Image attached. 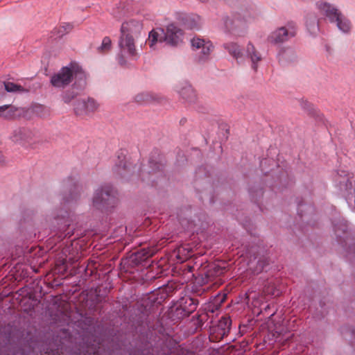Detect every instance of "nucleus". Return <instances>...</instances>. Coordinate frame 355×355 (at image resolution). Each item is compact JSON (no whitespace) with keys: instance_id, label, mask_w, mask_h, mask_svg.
Instances as JSON below:
<instances>
[{"instance_id":"obj_33","label":"nucleus","mask_w":355,"mask_h":355,"mask_svg":"<svg viewBox=\"0 0 355 355\" xmlns=\"http://www.w3.org/2000/svg\"><path fill=\"white\" fill-rule=\"evenodd\" d=\"M112 46V41L109 37H105L103 39L101 45L98 47V51L101 52H105L109 51Z\"/></svg>"},{"instance_id":"obj_16","label":"nucleus","mask_w":355,"mask_h":355,"mask_svg":"<svg viewBox=\"0 0 355 355\" xmlns=\"http://www.w3.org/2000/svg\"><path fill=\"white\" fill-rule=\"evenodd\" d=\"M223 48L233 57L238 64H242L245 62V55L241 46L236 42H229L223 44Z\"/></svg>"},{"instance_id":"obj_6","label":"nucleus","mask_w":355,"mask_h":355,"mask_svg":"<svg viewBox=\"0 0 355 355\" xmlns=\"http://www.w3.org/2000/svg\"><path fill=\"white\" fill-rule=\"evenodd\" d=\"M297 33L296 24L293 21H288L284 26L272 31L268 36V41L272 44H283L294 38Z\"/></svg>"},{"instance_id":"obj_5","label":"nucleus","mask_w":355,"mask_h":355,"mask_svg":"<svg viewBox=\"0 0 355 355\" xmlns=\"http://www.w3.org/2000/svg\"><path fill=\"white\" fill-rule=\"evenodd\" d=\"M137 40L127 35H120L118 42L120 52L116 57L120 65L126 66L128 64L127 58L137 60L139 58L136 47V41Z\"/></svg>"},{"instance_id":"obj_8","label":"nucleus","mask_w":355,"mask_h":355,"mask_svg":"<svg viewBox=\"0 0 355 355\" xmlns=\"http://www.w3.org/2000/svg\"><path fill=\"white\" fill-rule=\"evenodd\" d=\"M315 8L318 14L330 24H332L342 12L337 6L324 0L318 1L315 3Z\"/></svg>"},{"instance_id":"obj_40","label":"nucleus","mask_w":355,"mask_h":355,"mask_svg":"<svg viewBox=\"0 0 355 355\" xmlns=\"http://www.w3.org/2000/svg\"><path fill=\"white\" fill-rule=\"evenodd\" d=\"M257 192L259 196H263V192L261 189H259Z\"/></svg>"},{"instance_id":"obj_23","label":"nucleus","mask_w":355,"mask_h":355,"mask_svg":"<svg viewBox=\"0 0 355 355\" xmlns=\"http://www.w3.org/2000/svg\"><path fill=\"white\" fill-rule=\"evenodd\" d=\"M232 320L228 316H223L218 322L217 328L218 333L222 336L227 334L230 330Z\"/></svg>"},{"instance_id":"obj_22","label":"nucleus","mask_w":355,"mask_h":355,"mask_svg":"<svg viewBox=\"0 0 355 355\" xmlns=\"http://www.w3.org/2000/svg\"><path fill=\"white\" fill-rule=\"evenodd\" d=\"M17 110V107L11 105L0 106V117L6 120L14 119L17 117L16 112Z\"/></svg>"},{"instance_id":"obj_4","label":"nucleus","mask_w":355,"mask_h":355,"mask_svg":"<svg viewBox=\"0 0 355 355\" xmlns=\"http://www.w3.org/2000/svg\"><path fill=\"white\" fill-rule=\"evenodd\" d=\"M336 187L345 195L346 200L349 205H354L355 208V180L353 176L344 170L336 172L333 177Z\"/></svg>"},{"instance_id":"obj_7","label":"nucleus","mask_w":355,"mask_h":355,"mask_svg":"<svg viewBox=\"0 0 355 355\" xmlns=\"http://www.w3.org/2000/svg\"><path fill=\"white\" fill-rule=\"evenodd\" d=\"M252 18L240 14L234 15L232 18L225 17L223 18L224 25L226 30L234 35L241 36L245 31L247 24L251 22Z\"/></svg>"},{"instance_id":"obj_25","label":"nucleus","mask_w":355,"mask_h":355,"mask_svg":"<svg viewBox=\"0 0 355 355\" xmlns=\"http://www.w3.org/2000/svg\"><path fill=\"white\" fill-rule=\"evenodd\" d=\"M164 41L163 40V35L161 36L158 31L152 30L148 34V43L149 46L151 49H155V45L157 43H162Z\"/></svg>"},{"instance_id":"obj_41","label":"nucleus","mask_w":355,"mask_h":355,"mask_svg":"<svg viewBox=\"0 0 355 355\" xmlns=\"http://www.w3.org/2000/svg\"><path fill=\"white\" fill-rule=\"evenodd\" d=\"M250 194L252 196V198L254 199V191L252 190L250 191Z\"/></svg>"},{"instance_id":"obj_30","label":"nucleus","mask_w":355,"mask_h":355,"mask_svg":"<svg viewBox=\"0 0 355 355\" xmlns=\"http://www.w3.org/2000/svg\"><path fill=\"white\" fill-rule=\"evenodd\" d=\"M153 252L148 250L145 248L141 249L140 251H138L134 254V260L137 262H141L148 257L153 255Z\"/></svg>"},{"instance_id":"obj_45","label":"nucleus","mask_w":355,"mask_h":355,"mask_svg":"<svg viewBox=\"0 0 355 355\" xmlns=\"http://www.w3.org/2000/svg\"><path fill=\"white\" fill-rule=\"evenodd\" d=\"M67 181L69 182H71L72 181V180L71 178H69Z\"/></svg>"},{"instance_id":"obj_1","label":"nucleus","mask_w":355,"mask_h":355,"mask_svg":"<svg viewBox=\"0 0 355 355\" xmlns=\"http://www.w3.org/2000/svg\"><path fill=\"white\" fill-rule=\"evenodd\" d=\"M163 168L164 164L161 160L155 162L152 158L150 159L148 165L135 164L132 166V163L127 159L125 151L121 150L117 154L112 170L116 175L126 179L137 171L142 182L155 186L157 180L164 178Z\"/></svg>"},{"instance_id":"obj_19","label":"nucleus","mask_w":355,"mask_h":355,"mask_svg":"<svg viewBox=\"0 0 355 355\" xmlns=\"http://www.w3.org/2000/svg\"><path fill=\"white\" fill-rule=\"evenodd\" d=\"M336 25L337 28L343 34L348 35L352 30V24L349 19L343 12L332 23Z\"/></svg>"},{"instance_id":"obj_9","label":"nucleus","mask_w":355,"mask_h":355,"mask_svg":"<svg viewBox=\"0 0 355 355\" xmlns=\"http://www.w3.org/2000/svg\"><path fill=\"white\" fill-rule=\"evenodd\" d=\"M163 35V40L171 46H178L182 43L183 33L180 28L173 24H168L166 31L159 29Z\"/></svg>"},{"instance_id":"obj_29","label":"nucleus","mask_w":355,"mask_h":355,"mask_svg":"<svg viewBox=\"0 0 355 355\" xmlns=\"http://www.w3.org/2000/svg\"><path fill=\"white\" fill-rule=\"evenodd\" d=\"M136 102L140 104L149 103L154 100V97L148 92L138 94L135 97Z\"/></svg>"},{"instance_id":"obj_21","label":"nucleus","mask_w":355,"mask_h":355,"mask_svg":"<svg viewBox=\"0 0 355 355\" xmlns=\"http://www.w3.org/2000/svg\"><path fill=\"white\" fill-rule=\"evenodd\" d=\"M305 24L308 31L311 35H315L319 31L318 19L313 13H309L306 15Z\"/></svg>"},{"instance_id":"obj_37","label":"nucleus","mask_w":355,"mask_h":355,"mask_svg":"<svg viewBox=\"0 0 355 355\" xmlns=\"http://www.w3.org/2000/svg\"><path fill=\"white\" fill-rule=\"evenodd\" d=\"M304 207L306 209H309V210H313V208L311 206V205H302V204H298V207H297V212H298V214L302 217L303 216L302 211V207Z\"/></svg>"},{"instance_id":"obj_35","label":"nucleus","mask_w":355,"mask_h":355,"mask_svg":"<svg viewBox=\"0 0 355 355\" xmlns=\"http://www.w3.org/2000/svg\"><path fill=\"white\" fill-rule=\"evenodd\" d=\"M206 42H207V41H205L203 39H200L199 37H193L191 40V44L192 47L195 48L196 49H201L205 44Z\"/></svg>"},{"instance_id":"obj_43","label":"nucleus","mask_w":355,"mask_h":355,"mask_svg":"<svg viewBox=\"0 0 355 355\" xmlns=\"http://www.w3.org/2000/svg\"><path fill=\"white\" fill-rule=\"evenodd\" d=\"M351 345L352 347H355V342L354 341H351Z\"/></svg>"},{"instance_id":"obj_2","label":"nucleus","mask_w":355,"mask_h":355,"mask_svg":"<svg viewBox=\"0 0 355 355\" xmlns=\"http://www.w3.org/2000/svg\"><path fill=\"white\" fill-rule=\"evenodd\" d=\"M73 80H75L73 87L77 89H83L87 85V75L82 67L71 62L51 77V83L55 87L64 88Z\"/></svg>"},{"instance_id":"obj_11","label":"nucleus","mask_w":355,"mask_h":355,"mask_svg":"<svg viewBox=\"0 0 355 355\" xmlns=\"http://www.w3.org/2000/svg\"><path fill=\"white\" fill-rule=\"evenodd\" d=\"M98 107L96 101L92 98L78 100L74 104V112L76 115H85L95 112Z\"/></svg>"},{"instance_id":"obj_38","label":"nucleus","mask_w":355,"mask_h":355,"mask_svg":"<svg viewBox=\"0 0 355 355\" xmlns=\"http://www.w3.org/2000/svg\"><path fill=\"white\" fill-rule=\"evenodd\" d=\"M5 91L4 89V81L0 80V94Z\"/></svg>"},{"instance_id":"obj_28","label":"nucleus","mask_w":355,"mask_h":355,"mask_svg":"<svg viewBox=\"0 0 355 355\" xmlns=\"http://www.w3.org/2000/svg\"><path fill=\"white\" fill-rule=\"evenodd\" d=\"M73 28V25L71 23H63L59 28H55L53 32L57 37H61L63 35L70 33Z\"/></svg>"},{"instance_id":"obj_42","label":"nucleus","mask_w":355,"mask_h":355,"mask_svg":"<svg viewBox=\"0 0 355 355\" xmlns=\"http://www.w3.org/2000/svg\"><path fill=\"white\" fill-rule=\"evenodd\" d=\"M267 161H268V160H267L266 159H265L262 160V161L261 162V166H262V164H263V162H264V163L267 162Z\"/></svg>"},{"instance_id":"obj_13","label":"nucleus","mask_w":355,"mask_h":355,"mask_svg":"<svg viewBox=\"0 0 355 355\" xmlns=\"http://www.w3.org/2000/svg\"><path fill=\"white\" fill-rule=\"evenodd\" d=\"M35 136L34 132L26 128H17L12 135V139L14 142L26 146L30 144Z\"/></svg>"},{"instance_id":"obj_3","label":"nucleus","mask_w":355,"mask_h":355,"mask_svg":"<svg viewBox=\"0 0 355 355\" xmlns=\"http://www.w3.org/2000/svg\"><path fill=\"white\" fill-rule=\"evenodd\" d=\"M117 202V191L110 184H104L98 187L94 193L92 207L101 209L112 207Z\"/></svg>"},{"instance_id":"obj_20","label":"nucleus","mask_w":355,"mask_h":355,"mask_svg":"<svg viewBox=\"0 0 355 355\" xmlns=\"http://www.w3.org/2000/svg\"><path fill=\"white\" fill-rule=\"evenodd\" d=\"M70 187L69 196H64L62 198L64 205L76 202L80 198V187L76 183L68 184Z\"/></svg>"},{"instance_id":"obj_39","label":"nucleus","mask_w":355,"mask_h":355,"mask_svg":"<svg viewBox=\"0 0 355 355\" xmlns=\"http://www.w3.org/2000/svg\"><path fill=\"white\" fill-rule=\"evenodd\" d=\"M4 162V158L1 153L0 152V164Z\"/></svg>"},{"instance_id":"obj_15","label":"nucleus","mask_w":355,"mask_h":355,"mask_svg":"<svg viewBox=\"0 0 355 355\" xmlns=\"http://www.w3.org/2000/svg\"><path fill=\"white\" fill-rule=\"evenodd\" d=\"M245 59L248 58L251 62V67L254 71H257L258 69L259 64L262 60L261 53L257 50L254 46L251 43L248 42L245 48Z\"/></svg>"},{"instance_id":"obj_14","label":"nucleus","mask_w":355,"mask_h":355,"mask_svg":"<svg viewBox=\"0 0 355 355\" xmlns=\"http://www.w3.org/2000/svg\"><path fill=\"white\" fill-rule=\"evenodd\" d=\"M226 271V267L217 263L210 264L207 271L204 273V277H202L201 285L208 284L213 281L216 277H220L223 275Z\"/></svg>"},{"instance_id":"obj_18","label":"nucleus","mask_w":355,"mask_h":355,"mask_svg":"<svg viewBox=\"0 0 355 355\" xmlns=\"http://www.w3.org/2000/svg\"><path fill=\"white\" fill-rule=\"evenodd\" d=\"M73 216L66 210L61 209L54 217L60 230L65 231L71 225Z\"/></svg>"},{"instance_id":"obj_27","label":"nucleus","mask_w":355,"mask_h":355,"mask_svg":"<svg viewBox=\"0 0 355 355\" xmlns=\"http://www.w3.org/2000/svg\"><path fill=\"white\" fill-rule=\"evenodd\" d=\"M214 46L210 41H207L205 44L201 48L200 55L198 57V62H205L209 57L210 52Z\"/></svg>"},{"instance_id":"obj_34","label":"nucleus","mask_w":355,"mask_h":355,"mask_svg":"<svg viewBox=\"0 0 355 355\" xmlns=\"http://www.w3.org/2000/svg\"><path fill=\"white\" fill-rule=\"evenodd\" d=\"M77 96V93L73 91L68 90L64 92L62 95V99L64 103H69L72 100H73Z\"/></svg>"},{"instance_id":"obj_10","label":"nucleus","mask_w":355,"mask_h":355,"mask_svg":"<svg viewBox=\"0 0 355 355\" xmlns=\"http://www.w3.org/2000/svg\"><path fill=\"white\" fill-rule=\"evenodd\" d=\"M143 29V24L139 20L130 19L122 23L120 35L139 39Z\"/></svg>"},{"instance_id":"obj_32","label":"nucleus","mask_w":355,"mask_h":355,"mask_svg":"<svg viewBox=\"0 0 355 355\" xmlns=\"http://www.w3.org/2000/svg\"><path fill=\"white\" fill-rule=\"evenodd\" d=\"M275 338V342L284 343V342L288 340L292 334L288 332H285V334H282L281 332L276 331L275 334H273Z\"/></svg>"},{"instance_id":"obj_12","label":"nucleus","mask_w":355,"mask_h":355,"mask_svg":"<svg viewBox=\"0 0 355 355\" xmlns=\"http://www.w3.org/2000/svg\"><path fill=\"white\" fill-rule=\"evenodd\" d=\"M175 89L180 96L188 103H195L196 94L191 85L187 81L178 83Z\"/></svg>"},{"instance_id":"obj_44","label":"nucleus","mask_w":355,"mask_h":355,"mask_svg":"<svg viewBox=\"0 0 355 355\" xmlns=\"http://www.w3.org/2000/svg\"><path fill=\"white\" fill-rule=\"evenodd\" d=\"M225 295L223 297V298L220 300V303H222L224 300Z\"/></svg>"},{"instance_id":"obj_36","label":"nucleus","mask_w":355,"mask_h":355,"mask_svg":"<svg viewBox=\"0 0 355 355\" xmlns=\"http://www.w3.org/2000/svg\"><path fill=\"white\" fill-rule=\"evenodd\" d=\"M334 231L336 234H337L338 230H341L343 232H345L347 231V227L345 223H340L339 225H334Z\"/></svg>"},{"instance_id":"obj_26","label":"nucleus","mask_w":355,"mask_h":355,"mask_svg":"<svg viewBox=\"0 0 355 355\" xmlns=\"http://www.w3.org/2000/svg\"><path fill=\"white\" fill-rule=\"evenodd\" d=\"M184 300L185 305L180 304V306L184 315H189L196 309L198 302L191 297H187Z\"/></svg>"},{"instance_id":"obj_47","label":"nucleus","mask_w":355,"mask_h":355,"mask_svg":"<svg viewBox=\"0 0 355 355\" xmlns=\"http://www.w3.org/2000/svg\"><path fill=\"white\" fill-rule=\"evenodd\" d=\"M86 355V354H84ZM89 355H91L90 354ZM92 355H98L96 352H94Z\"/></svg>"},{"instance_id":"obj_17","label":"nucleus","mask_w":355,"mask_h":355,"mask_svg":"<svg viewBox=\"0 0 355 355\" xmlns=\"http://www.w3.org/2000/svg\"><path fill=\"white\" fill-rule=\"evenodd\" d=\"M277 59L282 64H287L297 60L295 51L291 47L282 48L277 53Z\"/></svg>"},{"instance_id":"obj_31","label":"nucleus","mask_w":355,"mask_h":355,"mask_svg":"<svg viewBox=\"0 0 355 355\" xmlns=\"http://www.w3.org/2000/svg\"><path fill=\"white\" fill-rule=\"evenodd\" d=\"M4 89L8 92H16L23 90V87L11 82H4Z\"/></svg>"},{"instance_id":"obj_24","label":"nucleus","mask_w":355,"mask_h":355,"mask_svg":"<svg viewBox=\"0 0 355 355\" xmlns=\"http://www.w3.org/2000/svg\"><path fill=\"white\" fill-rule=\"evenodd\" d=\"M202 24V19L198 15H191L185 18L184 25L190 29H198Z\"/></svg>"},{"instance_id":"obj_46","label":"nucleus","mask_w":355,"mask_h":355,"mask_svg":"<svg viewBox=\"0 0 355 355\" xmlns=\"http://www.w3.org/2000/svg\"><path fill=\"white\" fill-rule=\"evenodd\" d=\"M45 354H46V355H53V354H51V353H50V352H46Z\"/></svg>"}]
</instances>
